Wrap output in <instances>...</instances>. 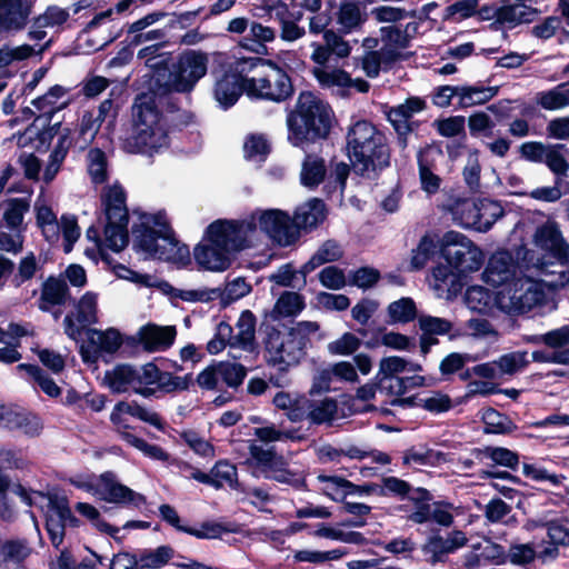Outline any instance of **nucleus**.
I'll list each match as a JSON object with an SVG mask.
<instances>
[{
  "instance_id": "nucleus-1",
  "label": "nucleus",
  "mask_w": 569,
  "mask_h": 569,
  "mask_svg": "<svg viewBox=\"0 0 569 569\" xmlns=\"http://www.w3.org/2000/svg\"><path fill=\"white\" fill-rule=\"evenodd\" d=\"M161 91V96L142 92L132 106L133 130L126 144L130 152L153 156L170 146L169 132L189 124L190 114L182 111L177 100Z\"/></svg>"
},
{
  "instance_id": "nucleus-2",
  "label": "nucleus",
  "mask_w": 569,
  "mask_h": 569,
  "mask_svg": "<svg viewBox=\"0 0 569 569\" xmlns=\"http://www.w3.org/2000/svg\"><path fill=\"white\" fill-rule=\"evenodd\" d=\"M257 230L253 219L220 218L210 222L202 239L193 248L200 270L223 272L231 268L239 253L251 248L250 236Z\"/></svg>"
},
{
  "instance_id": "nucleus-3",
  "label": "nucleus",
  "mask_w": 569,
  "mask_h": 569,
  "mask_svg": "<svg viewBox=\"0 0 569 569\" xmlns=\"http://www.w3.org/2000/svg\"><path fill=\"white\" fill-rule=\"evenodd\" d=\"M346 151L355 173L363 179L377 180L391 166L388 138L369 120H358L348 128Z\"/></svg>"
},
{
  "instance_id": "nucleus-4",
  "label": "nucleus",
  "mask_w": 569,
  "mask_h": 569,
  "mask_svg": "<svg viewBox=\"0 0 569 569\" xmlns=\"http://www.w3.org/2000/svg\"><path fill=\"white\" fill-rule=\"evenodd\" d=\"M288 141L306 150L311 144L327 140L337 122L329 102L313 91L302 90L295 107L287 113Z\"/></svg>"
},
{
  "instance_id": "nucleus-5",
  "label": "nucleus",
  "mask_w": 569,
  "mask_h": 569,
  "mask_svg": "<svg viewBox=\"0 0 569 569\" xmlns=\"http://www.w3.org/2000/svg\"><path fill=\"white\" fill-rule=\"evenodd\" d=\"M320 329L317 321H299L291 327L283 338L278 328L264 322L260 330H263V347L268 365L279 366L281 371H287L290 366L298 365L306 356L310 345V335Z\"/></svg>"
},
{
  "instance_id": "nucleus-6",
  "label": "nucleus",
  "mask_w": 569,
  "mask_h": 569,
  "mask_svg": "<svg viewBox=\"0 0 569 569\" xmlns=\"http://www.w3.org/2000/svg\"><path fill=\"white\" fill-rule=\"evenodd\" d=\"M208 54L188 49L170 62L161 60L152 64L154 86L164 94L190 93L208 71Z\"/></svg>"
},
{
  "instance_id": "nucleus-7",
  "label": "nucleus",
  "mask_w": 569,
  "mask_h": 569,
  "mask_svg": "<svg viewBox=\"0 0 569 569\" xmlns=\"http://www.w3.org/2000/svg\"><path fill=\"white\" fill-rule=\"evenodd\" d=\"M101 203L107 221L103 230L107 247L120 252L129 243L127 192L119 183L109 186L101 194Z\"/></svg>"
},
{
  "instance_id": "nucleus-8",
  "label": "nucleus",
  "mask_w": 569,
  "mask_h": 569,
  "mask_svg": "<svg viewBox=\"0 0 569 569\" xmlns=\"http://www.w3.org/2000/svg\"><path fill=\"white\" fill-rule=\"evenodd\" d=\"M368 16L361 10L360 3L353 0H328L322 11L310 19L309 30L319 34L321 30L333 26L342 33H352L362 28Z\"/></svg>"
},
{
  "instance_id": "nucleus-9",
  "label": "nucleus",
  "mask_w": 569,
  "mask_h": 569,
  "mask_svg": "<svg viewBox=\"0 0 569 569\" xmlns=\"http://www.w3.org/2000/svg\"><path fill=\"white\" fill-rule=\"evenodd\" d=\"M439 256L459 273L476 272L485 262L482 250L455 230L445 232L439 239Z\"/></svg>"
},
{
  "instance_id": "nucleus-10",
  "label": "nucleus",
  "mask_w": 569,
  "mask_h": 569,
  "mask_svg": "<svg viewBox=\"0 0 569 569\" xmlns=\"http://www.w3.org/2000/svg\"><path fill=\"white\" fill-rule=\"evenodd\" d=\"M264 69L258 76L252 77L254 79L252 99L273 102L289 99L293 94L295 88L288 72L273 60H269Z\"/></svg>"
},
{
  "instance_id": "nucleus-11",
  "label": "nucleus",
  "mask_w": 569,
  "mask_h": 569,
  "mask_svg": "<svg viewBox=\"0 0 569 569\" xmlns=\"http://www.w3.org/2000/svg\"><path fill=\"white\" fill-rule=\"evenodd\" d=\"M253 92V78H239L226 66L221 73L216 76L213 98L224 110L233 107L243 93L252 99Z\"/></svg>"
},
{
  "instance_id": "nucleus-12",
  "label": "nucleus",
  "mask_w": 569,
  "mask_h": 569,
  "mask_svg": "<svg viewBox=\"0 0 569 569\" xmlns=\"http://www.w3.org/2000/svg\"><path fill=\"white\" fill-rule=\"evenodd\" d=\"M131 232L133 236V249L159 260H169V251L166 246L158 243L159 239L170 246L171 249L179 243L176 234H170L166 231H157V229L149 226L148 222H134Z\"/></svg>"
},
{
  "instance_id": "nucleus-13",
  "label": "nucleus",
  "mask_w": 569,
  "mask_h": 569,
  "mask_svg": "<svg viewBox=\"0 0 569 569\" xmlns=\"http://www.w3.org/2000/svg\"><path fill=\"white\" fill-rule=\"evenodd\" d=\"M258 226L262 232L281 247L293 244L300 237L295 219L279 209L263 211L259 216Z\"/></svg>"
},
{
  "instance_id": "nucleus-14",
  "label": "nucleus",
  "mask_w": 569,
  "mask_h": 569,
  "mask_svg": "<svg viewBox=\"0 0 569 569\" xmlns=\"http://www.w3.org/2000/svg\"><path fill=\"white\" fill-rule=\"evenodd\" d=\"M94 492L109 503L140 508L147 502V498L142 493L120 483L113 471H104L99 476Z\"/></svg>"
},
{
  "instance_id": "nucleus-15",
  "label": "nucleus",
  "mask_w": 569,
  "mask_h": 569,
  "mask_svg": "<svg viewBox=\"0 0 569 569\" xmlns=\"http://www.w3.org/2000/svg\"><path fill=\"white\" fill-rule=\"evenodd\" d=\"M323 43L313 42V52L311 60L321 67H328L331 60L338 64L340 59L348 58L351 53V46L343 39L347 33H342L335 29L333 26L321 30Z\"/></svg>"
},
{
  "instance_id": "nucleus-16",
  "label": "nucleus",
  "mask_w": 569,
  "mask_h": 569,
  "mask_svg": "<svg viewBox=\"0 0 569 569\" xmlns=\"http://www.w3.org/2000/svg\"><path fill=\"white\" fill-rule=\"evenodd\" d=\"M123 415H129L143 422H147L160 431L164 430V422L158 412L148 411L136 400L130 402L118 401L110 413V421L116 427V430L120 436L121 432H129L128 430L132 429V427L123 418Z\"/></svg>"
},
{
  "instance_id": "nucleus-17",
  "label": "nucleus",
  "mask_w": 569,
  "mask_h": 569,
  "mask_svg": "<svg viewBox=\"0 0 569 569\" xmlns=\"http://www.w3.org/2000/svg\"><path fill=\"white\" fill-rule=\"evenodd\" d=\"M0 423L10 431L22 430L29 438L40 436L43 429V423L38 415L20 409L18 406L1 402Z\"/></svg>"
},
{
  "instance_id": "nucleus-18",
  "label": "nucleus",
  "mask_w": 569,
  "mask_h": 569,
  "mask_svg": "<svg viewBox=\"0 0 569 569\" xmlns=\"http://www.w3.org/2000/svg\"><path fill=\"white\" fill-rule=\"evenodd\" d=\"M138 337V340L128 338L129 343L134 346L139 342L147 352L164 351L174 343L177 329L174 326L162 327L149 322L139 329Z\"/></svg>"
},
{
  "instance_id": "nucleus-19",
  "label": "nucleus",
  "mask_w": 569,
  "mask_h": 569,
  "mask_svg": "<svg viewBox=\"0 0 569 569\" xmlns=\"http://www.w3.org/2000/svg\"><path fill=\"white\" fill-rule=\"evenodd\" d=\"M453 219L466 229H472L479 232H487L493 226L492 218L482 221L479 217L481 206L479 201L468 198H458L450 207Z\"/></svg>"
},
{
  "instance_id": "nucleus-20",
  "label": "nucleus",
  "mask_w": 569,
  "mask_h": 569,
  "mask_svg": "<svg viewBox=\"0 0 569 569\" xmlns=\"http://www.w3.org/2000/svg\"><path fill=\"white\" fill-rule=\"evenodd\" d=\"M31 13L24 0H0V30H22Z\"/></svg>"
},
{
  "instance_id": "nucleus-21",
  "label": "nucleus",
  "mask_w": 569,
  "mask_h": 569,
  "mask_svg": "<svg viewBox=\"0 0 569 569\" xmlns=\"http://www.w3.org/2000/svg\"><path fill=\"white\" fill-rule=\"evenodd\" d=\"M32 548L26 539H8L0 546L1 569H28L26 561L31 556Z\"/></svg>"
},
{
  "instance_id": "nucleus-22",
  "label": "nucleus",
  "mask_w": 569,
  "mask_h": 569,
  "mask_svg": "<svg viewBox=\"0 0 569 569\" xmlns=\"http://www.w3.org/2000/svg\"><path fill=\"white\" fill-rule=\"evenodd\" d=\"M71 299L70 289L63 279L50 276L43 283L38 308L42 312H50L53 306H63Z\"/></svg>"
},
{
  "instance_id": "nucleus-23",
  "label": "nucleus",
  "mask_w": 569,
  "mask_h": 569,
  "mask_svg": "<svg viewBox=\"0 0 569 569\" xmlns=\"http://www.w3.org/2000/svg\"><path fill=\"white\" fill-rule=\"evenodd\" d=\"M533 242L538 248L551 251L559 259L568 257L569 246L556 226L539 227L535 232Z\"/></svg>"
},
{
  "instance_id": "nucleus-24",
  "label": "nucleus",
  "mask_w": 569,
  "mask_h": 569,
  "mask_svg": "<svg viewBox=\"0 0 569 569\" xmlns=\"http://www.w3.org/2000/svg\"><path fill=\"white\" fill-rule=\"evenodd\" d=\"M327 218V208L323 200L319 198L311 199L305 208H301L295 214L297 231L312 230L318 228Z\"/></svg>"
},
{
  "instance_id": "nucleus-25",
  "label": "nucleus",
  "mask_w": 569,
  "mask_h": 569,
  "mask_svg": "<svg viewBox=\"0 0 569 569\" xmlns=\"http://www.w3.org/2000/svg\"><path fill=\"white\" fill-rule=\"evenodd\" d=\"M71 146V129L63 128L44 168L43 180L46 183H50L56 178Z\"/></svg>"
},
{
  "instance_id": "nucleus-26",
  "label": "nucleus",
  "mask_w": 569,
  "mask_h": 569,
  "mask_svg": "<svg viewBox=\"0 0 569 569\" xmlns=\"http://www.w3.org/2000/svg\"><path fill=\"white\" fill-rule=\"evenodd\" d=\"M437 253H439V239L437 234L426 232L420 238L417 247L411 250L409 270H422Z\"/></svg>"
},
{
  "instance_id": "nucleus-27",
  "label": "nucleus",
  "mask_w": 569,
  "mask_h": 569,
  "mask_svg": "<svg viewBox=\"0 0 569 569\" xmlns=\"http://www.w3.org/2000/svg\"><path fill=\"white\" fill-rule=\"evenodd\" d=\"M81 525L82 521L70 509L60 520H56L52 515H47L44 529L52 547L59 550L66 538L67 527L79 528Z\"/></svg>"
},
{
  "instance_id": "nucleus-28",
  "label": "nucleus",
  "mask_w": 569,
  "mask_h": 569,
  "mask_svg": "<svg viewBox=\"0 0 569 569\" xmlns=\"http://www.w3.org/2000/svg\"><path fill=\"white\" fill-rule=\"evenodd\" d=\"M327 177V166L323 158L307 153L300 172V182L308 189H316Z\"/></svg>"
},
{
  "instance_id": "nucleus-29",
  "label": "nucleus",
  "mask_w": 569,
  "mask_h": 569,
  "mask_svg": "<svg viewBox=\"0 0 569 569\" xmlns=\"http://www.w3.org/2000/svg\"><path fill=\"white\" fill-rule=\"evenodd\" d=\"M481 421L486 435H510L518 429L513 420L492 407L482 409Z\"/></svg>"
},
{
  "instance_id": "nucleus-30",
  "label": "nucleus",
  "mask_w": 569,
  "mask_h": 569,
  "mask_svg": "<svg viewBox=\"0 0 569 569\" xmlns=\"http://www.w3.org/2000/svg\"><path fill=\"white\" fill-rule=\"evenodd\" d=\"M511 267V257L508 252L492 254L483 271L485 281L493 286L505 283L512 274Z\"/></svg>"
},
{
  "instance_id": "nucleus-31",
  "label": "nucleus",
  "mask_w": 569,
  "mask_h": 569,
  "mask_svg": "<svg viewBox=\"0 0 569 569\" xmlns=\"http://www.w3.org/2000/svg\"><path fill=\"white\" fill-rule=\"evenodd\" d=\"M138 379V370L128 363L117 365L112 370L104 373V382L112 393L128 391V386Z\"/></svg>"
},
{
  "instance_id": "nucleus-32",
  "label": "nucleus",
  "mask_w": 569,
  "mask_h": 569,
  "mask_svg": "<svg viewBox=\"0 0 569 569\" xmlns=\"http://www.w3.org/2000/svg\"><path fill=\"white\" fill-rule=\"evenodd\" d=\"M537 12V9L529 6L506 3L498 7L497 21L492 22L491 27L493 28L496 24L502 26L506 23L511 26L529 23Z\"/></svg>"
},
{
  "instance_id": "nucleus-33",
  "label": "nucleus",
  "mask_w": 569,
  "mask_h": 569,
  "mask_svg": "<svg viewBox=\"0 0 569 569\" xmlns=\"http://www.w3.org/2000/svg\"><path fill=\"white\" fill-rule=\"evenodd\" d=\"M7 208L3 212V221L9 230L22 233L27 227L23 226L24 214L30 209L28 198H10L4 201Z\"/></svg>"
},
{
  "instance_id": "nucleus-34",
  "label": "nucleus",
  "mask_w": 569,
  "mask_h": 569,
  "mask_svg": "<svg viewBox=\"0 0 569 569\" xmlns=\"http://www.w3.org/2000/svg\"><path fill=\"white\" fill-rule=\"evenodd\" d=\"M250 36L251 38L246 37L241 40V47L256 54H267L268 48L266 42L272 41L276 38V32L272 28L253 21L250 24Z\"/></svg>"
},
{
  "instance_id": "nucleus-35",
  "label": "nucleus",
  "mask_w": 569,
  "mask_h": 569,
  "mask_svg": "<svg viewBox=\"0 0 569 569\" xmlns=\"http://www.w3.org/2000/svg\"><path fill=\"white\" fill-rule=\"evenodd\" d=\"M306 308L305 297L295 291H284L277 299L270 316L273 320L281 317H296Z\"/></svg>"
},
{
  "instance_id": "nucleus-36",
  "label": "nucleus",
  "mask_w": 569,
  "mask_h": 569,
  "mask_svg": "<svg viewBox=\"0 0 569 569\" xmlns=\"http://www.w3.org/2000/svg\"><path fill=\"white\" fill-rule=\"evenodd\" d=\"M446 461V455L442 451L433 450L426 445L419 447L415 446L405 450L402 456V465L409 466L411 463L419 466L436 467Z\"/></svg>"
},
{
  "instance_id": "nucleus-37",
  "label": "nucleus",
  "mask_w": 569,
  "mask_h": 569,
  "mask_svg": "<svg viewBox=\"0 0 569 569\" xmlns=\"http://www.w3.org/2000/svg\"><path fill=\"white\" fill-rule=\"evenodd\" d=\"M427 108L426 100L418 96L408 97L403 103L395 107L383 106L382 112L388 121L409 120L415 113L421 112Z\"/></svg>"
},
{
  "instance_id": "nucleus-38",
  "label": "nucleus",
  "mask_w": 569,
  "mask_h": 569,
  "mask_svg": "<svg viewBox=\"0 0 569 569\" xmlns=\"http://www.w3.org/2000/svg\"><path fill=\"white\" fill-rule=\"evenodd\" d=\"M87 336L90 345L107 353L117 352L123 342L120 331L116 328H108L104 331L88 328Z\"/></svg>"
},
{
  "instance_id": "nucleus-39",
  "label": "nucleus",
  "mask_w": 569,
  "mask_h": 569,
  "mask_svg": "<svg viewBox=\"0 0 569 569\" xmlns=\"http://www.w3.org/2000/svg\"><path fill=\"white\" fill-rule=\"evenodd\" d=\"M472 453L478 459L488 458L495 465L502 466L509 468L511 470H517L519 466V455L516 451H512L505 447H493L487 446L482 449L475 448Z\"/></svg>"
},
{
  "instance_id": "nucleus-40",
  "label": "nucleus",
  "mask_w": 569,
  "mask_h": 569,
  "mask_svg": "<svg viewBox=\"0 0 569 569\" xmlns=\"http://www.w3.org/2000/svg\"><path fill=\"white\" fill-rule=\"evenodd\" d=\"M17 370L26 371L48 397L58 398L61 396V388L38 365L20 363L17 366Z\"/></svg>"
},
{
  "instance_id": "nucleus-41",
  "label": "nucleus",
  "mask_w": 569,
  "mask_h": 569,
  "mask_svg": "<svg viewBox=\"0 0 569 569\" xmlns=\"http://www.w3.org/2000/svg\"><path fill=\"white\" fill-rule=\"evenodd\" d=\"M536 102L545 110H559L569 106V89L566 83H560L552 89L540 91L536 96Z\"/></svg>"
},
{
  "instance_id": "nucleus-42",
  "label": "nucleus",
  "mask_w": 569,
  "mask_h": 569,
  "mask_svg": "<svg viewBox=\"0 0 569 569\" xmlns=\"http://www.w3.org/2000/svg\"><path fill=\"white\" fill-rule=\"evenodd\" d=\"M327 67L318 66L312 69V74L318 81L322 89H329L332 87H339L346 89L347 83L350 82V73L342 68H338L335 63V68L330 71Z\"/></svg>"
},
{
  "instance_id": "nucleus-43",
  "label": "nucleus",
  "mask_w": 569,
  "mask_h": 569,
  "mask_svg": "<svg viewBox=\"0 0 569 569\" xmlns=\"http://www.w3.org/2000/svg\"><path fill=\"white\" fill-rule=\"evenodd\" d=\"M88 173L91 182L94 184H102L108 181V158L106 152L96 147L89 150L87 154Z\"/></svg>"
},
{
  "instance_id": "nucleus-44",
  "label": "nucleus",
  "mask_w": 569,
  "mask_h": 569,
  "mask_svg": "<svg viewBox=\"0 0 569 569\" xmlns=\"http://www.w3.org/2000/svg\"><path fill=\"white\" fill-rule=\"evenodd\" d=\"M239 532V525L237 522H216L203 521L200 529L190 527L187 533L198 539H219L222 533H237Z\"/></svg>"
},
{
  "instance_id": "nucleus-45",
  "label": "nucleus",
  "mask_w": 569,
  "mask_h": 569,
  "mask_svg": "<svg viewBox=\"0 0 569 569\" xmlns=\"http://www.w3.org/2000/svg\"><path fill=\"white\" fill-rule=\"evenodd\" d=\"M319 482H327L333 486L340 487L341 489H346L347 496L350 495H359V496H370L372 493L378 495L379 485L375 482H366L363 485H357L352 481L340 477V476H328V475H319L317 477Z\"/></svg>"
},
{
  "instance_id": "nucleus-46",
  "label": "nucleus",
  "mask_w": 569,
  "mask_h": 569,
  "mask_svg": "<svg viewBox=\"0 0 569 569\" xmlns=\"http://www.w3.org/2000/svg\"><path fill=\"white\" fill-rule=\"evenodd\" d=\"M67 89L60 84H54L52 87L49 88V90L33 99L31 101V104L37 109L39 110L40 112L43 113V116L46 117V121H51L53 114L60 110L61 108H57L54 107V103L58 99L62 98L66 93H67Z\"/></svg>"
},
{
  "instance_id": "nucleus-47",
  "label": "nucleus",
  "mask_w": 569,
  "mask_h": 569,
  "mask_svg": "<svg viewBox=\"0 0 569 569\" xmlns=\"http://www.w3.org/2000/svg\"><path fill=\"white\" fill-rule=\"evenodd\" d=\"M148 569H160L176 557V550L169 545H161L156 549H140L137 551Z\"/></svg>"
},
{
  "instance_id": "nucleus-48",
  "label": "nucleus",
  "mask_w": 569,
  "mask_h": 569,
  "mask_svg": "<svg viewBox=\"0 0 569 569\" xmlns=\"http://www.w3.org/2000/svg\"><path fill=\"white\" fill-rule=\"evenodd\" d=\"M477 0H457L447 6L442 13V21L450 23H459L477 13Z\"/></svg>"
},
{
  "instance_id": "nucleus-49",
  "label": "nucleus",
  "mask_w": 569,
  "mask_h": 569,
  "mask_svg": "<svg viewBox=\"0 0 569 569\" xmlns=\"http://www.w3.org/2000/svg\"><path fill=\"white\" fill-rule=\"evenodd\" d=\"M316 537H322L345 543H355L359 546L367 545L369 540L359 531H342L328 527L326 523H319L317 530L312 532Z\"/></svg>"
},
{
  "instance_id": "nucleus-50",
  "label": "nucleus",
  "mask_w": 569,
  "mask_h": 569,
  "mask_svg": "<svg viewBox=\"0 0 569 569\" xmlns=\"http://www.w3.org/2000/svg\"><path fill=\"white\" fill-rule=\"evenodd\" d=\"M432 127L438 134L445 138H455L467 140L466 118L463 116H450L448 118L436 119Z\"/></svg>"
},
{
  "instance_id": "nucleus-51",
  "label": "nucleus",
  "mask_w": 569,
  "mask_h": 569,
  "mask_svg": "<svg viewBox=\"0 0 569 569\" xmlns=\"http://www.w3.org/2000/svg\"><path fill=\"white\" fill-rule=\"evenodd\" d=\"M256 316L251 310H243L237 321L239 328L238 335H236V341L232 345H240V348L248 349L254 342L256 332Z\"/></svg>"
},
{
  "instance_id": "nucleus-52",
  "label": "nucleus",
  "mask_w": 569,
  "mask_h": 569,
  "mask_svg": "<svg viewBox=\"0 0 569 569\" xmlns=\"http://www.w3.org/2000/svg\"><path fill=\"white\" fill-rule=\"evenodd\" d=\"M77 321L82 326H90L98 322V296L87 291L77 302Z\"/></svg>"
},
{
  "instance_id": "nucleus-53",
  "label": "nucleus",
  "mask_w": 569,
  "mask_h": 569,
  "mask_svg": "<svg viewBox=\"0 0 569 569\" xmlns=\"http://www.w3.org/2000/svg\"><path fill=\"white\" fill-rule=\"evenodd\" d=\"M121 439L150 459L167 462L170 458V455L162 447L150 445L131 432H121Z\"/></svg>"
},
{
  "instance_id": "nucleus-54",
  "label": "nucleus",
  "mask_w": 569,
  "mask_h": 569,
  "mask_svg": "<svg viewBox=\"0 0 569 569\" xmlns=\"http://www.w3.org/2000/svg\"><path fill=\"white\" fill-rule=\"evenodd\" d=\"M388 315L393 323H408L417 317V307L413 299L400 298L388 306Z\"/></svg>"
},
{
  "instance_id": "nucleus-55",
  "label": "nucleus",
  "mask_w": 569,
  "mask_h": 569,
  "mask_svg": "<svg viewBox=\"0 0 569 569\" xmlns=\"http://www.w3.org/2000/svg\"><path fill=\"white\" fill-rule=\"evenodd\" d=\"M217 368L219 377L229 388H239L247 377V368L239 362L217 361Z\"/></svg>"
},
{
  "instance_id": "nucleus-56",
  "label": "nucleus",
  "mask_w": 569,
  "mask_h": 569,
  "mask_svg": "<svg viewBox=\"0 0 569 569\" xmlns=\"http://www.w3.org/2000/svg\"><path fill=\"white\" fill-rule=\"evenodd\" d=\"M36 222L48 241L58 239L60 227L56 213L49 206L37 207Z\"/></svg>"
},
{
  "instance_id": "nucleus-57",
  "label": "nucleus",
  "mask_w": 569,
  "mask_h": 569,
  "mask_svg": "<svg viewBox=\"0 0 569 569\" xmlns=\"http://www.w3.org/2000/svg\"><path fill=\"white\" fill-rule=\"evenodd\" d=\"M252 291V286L247 282L244 277H237L229 281L226 288L221 289V295L218 296L220 305L226 308L234 301L248 296Z\"/></svg>"
},
{
  "instance_id": "nucleus-58",
  "label": "nucleus",
  "mask_w": 569,
  "mask_h": 569,
  "mask_svg": "<svg viewBox=\"0 0 569 569\" xmlns=\"http://www.w3.org/2000/svg\"><path fill=\"white\" fill-rule=\"evenodd\" d=\"M76 510L91 521L92 526L100 532L107 533L111 536L113 539H117V533L119 532V528L110 525L103 518H101V515L99 510L88 503V502H78L76 505Z\"/></svg>"
},
{
  "instance_id": "nucleus-59",
  "label": "nucleus",
  "mask_w": 569,
  "mask_h": 569,
  "mask_svg": "<svg viewBox=\"0 0 569 569\" xmlns=\"http://www.w3.org/2000/svg\"><path fill=\"white\" fill-rule=\"evenodd\" d=\"M421 551L426 556V561L431 566L447 561L442 549V536L439 529H431L430 536L421 546Z\"/></svg>"
},
{
  "instance_id": "nucleus-60",
  "label": "nucleus",
  "mask_w": 569,
  "mask_h": 569,
  "mask_svg": "<svg viewBox=\"0 0 569 569\" xmlns=\"http://www.w3.org/2000/svg\"><path fill=\"white\" fill-rule=\"evenodd\" d=\"M269 60L270 59H264L257 56L240 57L236 58L231 62H228L226 67H228L239 78H250L249 73L258 69H264L269 63Z\"/></svg>"
},
{
  "instance_id": "nucleus-61",
  "label": "nucleus",
  "mask_w": 569,
  "mask_h": 569,
  "mask_svg": "<svg viewBox=\"0 0 569 569\" xmlns=\"http://www.w3.org/2000/svg\"><path fill=\"white\" fill-rule=\"evenodd\" d=\"M415 26L417 29V23L409 22L405 29H401L397 26H386L380 28L381 40L386 43L396 46L401 49H406L410 46L411 37L409 34L410 27Z\"/></svg>"
},
{
  "instance_id": "nucleus-62",
  "label": "nucleus",
  "mask_w": 569,
  "mask_h": 569,
  "mask_svg": "<svg viewBox=\"0 0 569 569\" xmlns=\"http://www.w3.org/2000/svg\"><path fill=\"white\" fill-rule=\"evenodd\" d=\"M33 493L41 498V500H47L44 517L47 515H52L53 517L57 516L56 520H60L71 509L69 499L64 495H58L50 491H33Z\"/></svg>"
},
{
  "instance_id": "nucleus-63",
  "label": "nucleus",
  "mask_w": 569,
  "mask_h": 569,
  "mask_svg": "<svg viewBox=\"0 0 569 569\" xmlns=\"http://www.w3.org/2000/svg\"><path fill=\"white\" fill-rule=\"evenodd\" d=\"M418 327L422 333L435 337L448 335L453 325L446 318L422 315L418 318Z\"/></svg>"
},
{
  "instance_id": "nucleus-64",
  "label": "nucleus",
  "mask_w": 569,
  "mask_h": 569,
  "mask_svg": "<svg viewBox=\"0 0 569 569\" xmlns=\"http://www.w3.org/2000/svg\"><path fill=\"white\" fill-rule=\"evenodd\" d=\"M408 365L409 361L399 356L383 357L380 360L379 370L375 379H381V382L385 385L386 380L392 379L396 375L406 371Z\"/></svg>"
}]
</instances>
